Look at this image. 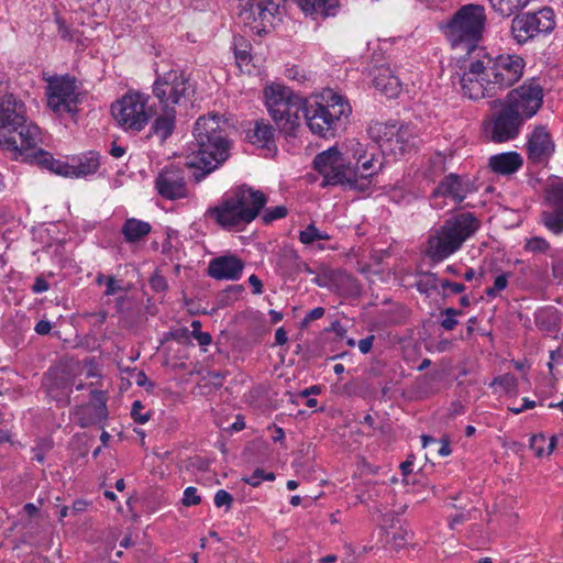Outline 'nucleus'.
<instances>
[{
  "label": "nucleus",
  "instance_id": "nucleus-1",
  "mask_svg": "<svg viewBox=\"0 0 563 563\" xmlns=\"http://www.w3.org/2000/svg\"><path fill=\"white\" fill-rule=\"evenodd\" d=\"M313 167L322 176L323 187L341 186L364 191L371 185V178L380 170L382 163L374 147L347 140L342 151L332 146L316 155Z\"/></svg>",
  "mask_w": 563,
  "mask_h": 563
},
{
  "label": "nucleus",
  "instance_id": "nucleus-2",
  "mask_svg": "<svg viewBox=\"0 0 563 563\" xmlns=\"http://www.w3.org/2000/svg\"><path fill=\"white\" fill-rule=\"evenodd\" d=\"M224 126L225 122L216 114L203 115L196 121L195 143L186 157V165L202 172L201 175L194 174L197 181L228 159L231 144Z\"/></svg>",
  "mask_w": 563,
  "mask_h": 563
},
{
  "label": "nucleus",
  "instance_id": "nucleus-3",
  "mask_svg": "<svg viewBox=\"0 0 563 563\" xmlns=\"http://www.w3.org/2000/svg\"><path fill=\"white\" fill-rule=\"evenodd\" d=\"M190 92L189 79L183 70L178 68H170L166 71L156 69L152 93L157 100V110L151 130L162 141L168 139L174 132L177 107L187 101Z\"/></svg>",
  "mask_w": 563,
  "mask_h": 563
},
{
  "label": "nucleus",
  "instance_id": "nucleus-4",
  "mask_svg": "<svg viewBox=\"0 0 563 563\" xmlns=\"http://www.w3.org/2000/svg\"><path fill=\"white\" fill-rule=\"evenodd\" d=\"M267 202L261 190L242 185L228 191L219 203L208 209L209 217L227 231H243Z\"/></svg>",
  "mask_w": 563,
  "mask_h": 563
},
{
  "label": "nucleus",
  "instance_id": "nucleus-5",
  "mask_svg": "<svg viewBox=\"0 0 563 563\" xmlns=\"http://www.w3.org/2000/svg\"><path fill=\"white\" fill-rule=\"evenodd\" d=\"M352 112L349 102L331 89H325L310 100H306L303 117L309 130L327 137L342 128Z\"/></svg>",
  "mask_w": 563,
  "mask_h": 563
},
{
  "label": "nucleus",
  "instance_id": "nucleus-6",
  "mask_svg": "<svg viewBox=\"0 0 563 563\" xmlns=\"http://www.w3.org/2000/svg\"><path fill=\"white\" fill-rule=\"evenodd\" d=\"M479 229V220L471 212H462L446 219L431 231L426 254L434 262H442L457 252L464 242Z\"/></svg>",
  "mask_w": 563,
  "mask_h": 563
},
{
  "label": "nucleus",
  "instance_id": "nucleus-7",
  "mask_svg": "<svg viewBox=\"0 0 563 563\" xmlns=\"http://www.w3.org/2000/svg\"><path fill=\"white\" fill-rule=\"evenodd\" d=\"M486 10L477 3L459 8L443 26L444 35L453 47L475 51L486 27Z\"/></svg>",
  "mask_w": 563,
  "mask_h": 563
},
{
  "label": "nucleus",
  "instance_id": "nucleus-8",
  "mask_svg": "<svg viewBox=\"0 0 563 563\" xmlns=\"http://www.w3.org/2000/svg\"><path fill=\"white\" fill-rule=\"evenodd\" d=\"M266 107L275 123L286 135H294L300 124L299 113H303V101L291 89L272 84L264 90Z\"/></svg>",
  "mask_w": 563,
  "mask_h": 563
},
{
  "label": "nucleus",
  "instance_id": "nucleus-9",
  "mask_svg": "<svg viewBox=\"0 0 563 563\" xmlns=\"http://www.w3.org/2000/svg\"><path fill=\"white\" fill-rule=\"evenodd\" d=\"M151 97L145 92L129 90L111 106L117 125L128 133H140L156 117Z\"/></svg>",
  "mask_w": 563,
  "mask_h": 563
},
{
  "label": "nucleus",
  "instance_id": "nucleus-10",
  "mask_svg": "<svg viewBox=\"0 0 563 563\" xmlns=\"http://www.w3.org/2000/svg\"><path fill=\"white\" fill-rule=\"evenodd\" d=\"M369 139L386 155L400 156L417 145L418 134L410 124L373 122L367 130Z\"/></svg>",
  "mask_w": 563,
  "mask_h": 563
},
{
  "label": "nucleus",
  "instance_id": "nucleus-11",
  "mask_svg": "<svg viewBox=\"0 0 563 563\" xmlns=\"http://www.w3.org/2000/svg\"><path fill=\"white\" fill-rule=\"evenodd\" d=\"M489 63V54L479 49L475 57L464 64L460 75L462 93L471 100H479L496 96L495 86L485 65Z\"/></svg>",
  "mask_w": 563,
  "mask_h": 563
},
{
  "label": "nucleus",
  "instance_id": "nucleus-12",
  "mask_svg": "<svg viewBox=\"0 0 563 563\" xmlns=\"http://www.w3.org/2000/svg\"><path fill=\"white\" fill-rule=\"evenodd\" d=\"M286 0H241V21L258 35L282 20Z\"/></svg>",
  "mask_w": 563,
  "mask_h": 563
},
{
  "label": "nucleus",
  "instance_id": "nucleus-13",
  "mask_svg": "<svg viewBox=\"0 0 563 563\" xmlns=\"http://www.w3.org/2000/svg\"><path fill=\"white\" fill-rule=\"evenodd\" d=\"M24 102L9 95L0 102V146L2 148H16L15 132L27 119Z\"/></svg>",
  "mask_w": 563,
  "mask_h": 563
},
{
  "label": "nucleus",
  "instance_id": "nucleus-14",
  "mask_svg": "<svg viewBox=\"0 0 563 563\" xmlns=\"http://www.w3.org/2000/svg\"><path fill=\"white\" fill-rule=\"evenodd\" d=\"M495 86L496 96L520 80L526 66L525 59L516 54L489 55V63L485 65Z\"/></svg>",
  "mask_w": 563,
  "mask_h": 563
},
{
  "label": "nucleus",
  "instance_id": "nucleus-15",
  "mask_svg": "<svg viewBox=\"0 0 563 563\" xmlns=\"http://www.w3.org/2000/svg\"><path fill=\"white\" fill-rule=\"evenodd\" d=\"M78 92L76 80L69 76L48 80L46 97L48 108L59 117L77 112Z\"/></svg>",
  "mask_w": 563,
  "mask_h": 563
},
{
  "label": "nucleus",
  "instance_id": "nucleus-16",
  "mask_svg": "<svg viewBox=\"0 0 563 563\" xmlns=\"http://www.w3.org/2000/svg\"><path fill=\"white\" fill-rule=\"evenodd\" d=\"M542 102L543 89L537 81L531 80L511 90L505 106L526 121L538 112Z\"/></svg>",
  "mask_w": 563,
  "mask_h": 563
},
{
  "label": "nucleus",
  "instance_id": "nucleus-17",
  "mask_svg": "<svg viewBox=\"0 0 563 563\" xmlns=\"http://www.w3.org/2000/svg\"><path fill=\"white\" fill-rule=\"evenodd\" d=\"M523 122L521 117L504 106L484 123V131L490 141L504 143L518 136Z\"/></svg>",
  "mask_w": 563,
  "mask_h": 563
},
{
  "label": "nucleus",
  "instance_id": "nucleus-18",
  "mask_svg": "<svg viewBox=\"0 0 563 563\" xmlns=\"http://www.w3.org/2000/svg\"><path fill=\"white\" fill-rule=\"evenodd\" d=\"M16 137V148H5L13 153V157L16 161L33 163L35 156L37 155L40 145L42 143V133L40 128L29 122L27 119L25 123H22L19 126V130L15 132Z\"/></svg>",
  "mask_w": 563,
  "mask_h": 563
},
{
  "label": "nucleus",
  "instance_id": "nucleus-19",
  "mask_svg": "<svg viewBox=\"0 0 563 563\" xmlns=\"http://www.w3.org/2000/svg\"><path fill=\"white\" fill-rule=\"evenodd\" d=\"M155 188L163 198L168 200L183 199L189 194L185 172L175 165L162 169L155 179Z\"/></svg>",
  "mask_w": 563,
  "mask_h": 563
},
{
  "label": "nucleus",
  "instance_id": "nucleus-20",
  "mask_svg": "<svg viewBox=\"0 0 563 563\" xmlns=\"http://www.w3.org/2000/svg\"><path fill=\"white\" fill-rule=\"evenodd\" d=\"M554 150L555 144L547 128H534L527 141L529 161L534 164L545 163L553 155Z\"/></svg>",
  "mask_w": 563,
  "mask_h": 563
},
{
  "label": "nucleus",
  "instance_id": "nucleus-21",
  "mask_svg": "<svg viewBox=\"0 0 563 563\" xmlns=\"http://www.w3.org/2000/svg\"><path fill=\"white\" fill-rule=\"evenodd\" d=\"M244 269V262L235 255H223L210 261L208 274L217 280H238Z\"/></svg>",
  "mask_w": 563,
  "mask_h": 563
},
{
  "label": "nucleus",
  "instance_id": "nucleus-22",
  "mask_svg": "<svg viewBox=\"0 0 563 563\" xmlns=\"http://www.w3.org/2000/svg\"><path fill=\"white\" fill-rule=\"evenodd\" d=\"M373 84L377 90L382 91L388 98H395L401 91L400 78L386 65L374 68Z\"/></svg>",
  "mask_w": 563,
  "mask_h": 563
},
{
  "label": "nucleus",
  "instance_id": "nucleus-23",
  "mask_svg": "<svg viewBox=\"0 0 563 563\" xmlns=\"http://www.w3.org/2000/svg\"><path fill=\"white\" fill-rule=\"evenodd\" d=\"M523 165L521 155L517 152H505L489 157V168L499 175H511Z\"/></svg>",
  "mask_w": 563,
  "mask_h": 563
},
{
  "label": "nucleus",
  "instance_id": "nucleus-24",
  "mask_svg": "<svg viewBox=\"0 0 563 563\" xmlns=\"http://www.w3.org/2000/svg\"><path fill=\"white\" fill-rule=\"evenodd\" d=\"M468 192V185L464 184L461 178L454 174L446 176L435 188L434 197H450L455 202L464 200Z\"/></svg>",
  "mask_w": 563,
  "mask_h": 563
},
{
  "label": "nucleus",
  "instance_id": "nucleus-25",
  "mask_svg": "<svg viewBox=\"0 0 563 563\" xmlns=\"http://www.w3.org/2000/svg\"><path fill=\"white\" fill-rule=\"evenodd\" d=\"M300 9L312 18L333 16L338 12V0H297Z\"/></svg>",
  "mask_w": 563,
  "mask_h": 563
},
{
  "label": "nucleus",
  "instance_id": "nucleus-26",
  "mask_svg": "<svg viewBox=\"0 0 563 563\" xmlns=\"http://www.w3.org/2000/svg\"><path fill=\"white\" fill-rule=\"evenodd\" d=\"M526 14L529 18L537 36L541 34H549L555 27V14L549 7H544L539 11L528 12Z\"/></svg>",
  "mask_w": 563,
  "mask_h": 563
},
{
  "label": "nucleus",
  "instance_id": "nucleus-27",
  "mask_svg": "<svg viewBox=\"0 0 563 563\" xmlns=\"http://www.w3.org/2000/svg\"><path fill=\"white\" fill-rule=\"evenodd\" d=\"M536 325L545 332L555 333L560 331L561 313L552 307H542L534 312Z\"/></svg>",
  "mask_w": 563,
  "mask_h": 563
},
{
  "label": "nucleus",
  "instance_id": "nucleus-28",
  "mask_svg": "<svg viewBox=\"0 0 563 563\" xmlns=\"http://www.w3.org/2000/svg\"><path fill=\"white\" fill-rule=\"evenodd\" d=\"M33 163L38 164L56 175L73 178V165L64 159L54 158L48 152L38 151Z\"/></svg>",
  "mask_w": 563,
  "mask_h": 563
},
{
  "label": "nucleus",
  "instance_id": "nucleus-29",
  "mask_svg": "<svg viewBox=\"0 0 563 563\" xmlns=\"http://www.w3.org/2000/svg\"><path fill=\"white\" fill-rule=\"evenodd\" d=\"M73 178H80L92 175L99 168V155L96 152H88L79 157L73 158Z\"/></svg>",
  "mask_w": 563,
  "mask_h": 563
},
{
  "label": "nucleus",
  "instance_id": "nucleus-30",
  "mask_svg": "<svg viewBox=\"0 0 563 563\" xmlns=\"http://www.w3.org/2000/svg\"><path fill=\"white\" fill-rule=\"evenodd\" d=\"M250 142L267 150H272L275 143L274 128L264 121L256 122L254 129L249 133Z\"/></svg>",
  "mask_w": 563,
  "mask_h": 563
},
{
  "label": "nucleus",
  "instance_id": "nucleus-31",
  "mask_svg": "<svg viewBox=\"0 0 563 563\" xmlns=\"http://www.w3.org/2000/svg\"><path fill=\"white\" fill-rule=\"evenodd\" d=\"M511 34L518 44H525L537 37L532 24L526 13L516 15L511 21Z\"/></svg>",
  "mask_w": 563,
  "mask_h": 563
},
{
  "label": "nucleus",
  "instance_id": "nucleus-32",
  "mask_svg": "<svg viewBox=\"0 0 563 563\" xmlns=\"http://www.w3.org/2000/svg\"><path fill=\"white\" fill-rule=\"evenodd\" d=\"M151 224L148 222L131 218L125 220L122 225V234L126 242H137L151 232Z\"/></svg>",
  "mask_w": 563,
  "mask_h": 563
},
{
  "label": "nucleus",
  "instance_id": "nucleus-33",
  "mask_svg": "<svg viewBox=\"0 0 563 563\" xmlns=\"http://www.w3.org/2000/svg\"><path fill=\"white\" fill-rule=\"evenodd\" d=\"M558 443V437L552 435L547 438L544 433L533 434L530 438V448L534 455L539 459L549 456L553 453Z\"/></svg>",
  "mask_w": 563,
  "mask_h": 563
},
{
  "label": "nucleus",
  "instance_id": "nucleus-34",
  "mask_svg": "<svg viewBox=\"0 0 563 563\" xmlns=\"http://www.w3.org/2000/svg\"><path fill=\"white\" fill-rule=\"evenodd\" d=\"M233 51L236 65L243 69L252 62L251 44L242 36H235L233 41Z\"/></svg>",
  "mask_w": 563,
  "mask_h": 563
},
{
  "label": "nucleus",
  "instance_id": "nucleus-35",
  "mask_svg": "<svg viewBox=\"0 0 563 563\" xmlns=\"http://www.w3.org/2000/svg\"><path fill=\"white\" fill-rule=\"evenodd\" d=\"M493 9L503 16H510L528 5L530 0H489Z\"/></svg>",
  "mask_w": 563,
  "mask_h": 563
},
{
  "label": "nucleus",
  "instance_id": "nucleus-36",
  "mask_svg": "<svg viewBox=\"0 0 563 563\" xmlns=\"http://www.w3.org/2000/svg\"><path fill=\"white\" fill-rule=\"evenodd\" d=\"M541 221L543 225L554 234L563 233V211H543L541 213Z\"/></svg>",
  "mask_w": 563,
  "mask_h": 563
},
{
  "label": "nucleus",
  "instance_id": "nucleus-37",
  "mask_svg": "<svg viewBox=\"0 0 563 563\" xmlns=\"http://www.w3.org/2000/svg\"><path fill=\"white\" fill-rule=\"evenodd\" d=\"M440 279L434 273L424 272L419 274L418 280H417V289L421 294H429L431 290H434L438 288V285L440 284Z\"/></svg>",
  "mask_w": 563,
  "mask_h": 563
},
{
  "label": "nucleus",
  "instance_id": "nucleus-38",
  "mask_svg": "<svg viewBox=\"0 0 563 563\" xmlns=\"http://www.w3.org/2000/svg\"><path fill=\"white\" fill-rule=\"evenodd\" d=\"M320 240H330V235L317 229L314 224H309L299 233V241L306 245Z\"/></svg>",
  "mask_w": 563,
  "mask_h": 563
},
{
  "label": "nucleus",
  "instance_id": "nucleus-39",
  "mask_svg": "<svg viewBox=\"0 0 563 563\" xmlns=\"http://www.w3.org/2000/svg\"><path fill=\"white\" fill-rule=\"evenodd\" d=\"M547 200L555 210L563 211V183L552 184L548 188Z\"/></svg>",
  "mask_w": 563,
  "mask_h": 563
},
{
  "label": "nucleus",
  "instance_id": "nucleus-40",
  "mask_svg": "<svg viewBox=\"0 0 563 563\" xmlns=\"http://www.w3.org/2000/svg\"><path fill=\"white\" fill-rule=\"evenodd\" d=\"M90 395L95 400V415L98 420L107 418V396L106 393L98 389H91Z\"/></svg>",
  "mask_w": 563,
  "mask_h": 563
},
{
  "label": "nucleus",
  "instance_id": "nucleus-41",
  "mask_svg": "<svg viewBox=\"0 0 563 563\" xmlns=\"http://www.w3.org/2000/svg\"><path fill=\"white\" fill-rule=\"evenodd\" d=\"M510 276V273H503L496 276L493 286L486 289V295L492 298L497 297L500 291L507 288Z\"/></svg>",
  "mask_w": 563,
  "mask_h": 563
},
{
  "label": "nucleus",
  "instance_id": "nucleus-42",
  "mask_svg": "<svg viewBox=\"0 0 563 563\" xmlns=\"http://www.w3.org/2000/svg\"><path fill=\"white\" fill-rule=\"evenodd\" d=\"M421 441H422L423 448H427L430 444L438 443L439 444L438 454L442 457L449 456L451 454L450 442L446 439H442L438 442L437 439H434L430 435L423 434L421 437Z\"/></svg>",
  "mask_w": 563,
  "mask_h": 563
},
{
  "label": "nucleus",
  "instance_id": "nucleus-43",
  "mask_svg": "<svg viewBox=\"0 0 563 563\" xmlns=\"http://www.w3.org/2000/svg\"><path fill=\"white\" fill-rule=\"evenodd\" d=\"M287 208L285 206H276L267 208L262 214V221L265 224L272 223L273 221L283 219L287 216Z\"/></svg>",
  "mask_w": 563,
  "mask_h": 563
},
{
  "label": "nucleus",
  "instance_id": "nucleus-44",
  "mask_svg": "<svg viewBox=\"0 0 563 563\" xmlns=\"http://www.w3.org/2000/svg\"><path fill=\"white\" fill-rule=\"evenodd\" d=\"M131 417L135 422L144 424L150 420L151 412L148 410H145L143 404L140 400H135L132 404Z\"/></svg>",
  "mask_w": 563,
  "mask_h": 563
},
{
  "label": "nucleus",
  "instance_id": "nucleus-45",
  "mask_svg": "<svg viewBox=\"0 0 563 563\" xmlns=\"http://www.w3.org/2000/svg\"><path fill=\"white\" fill-rule=\"evenodd\" d=\"M549 247L548 241L540 236L528 239L525 244V249L532 253H544Z\"/></svg>",
  "mask_w": 563,
  "mask_h": 563
},
{
  "label": "nucleus",
  "instance_id": "nucleus-46",
  "mask_svg": "<svg viewBox=\"0 0 563 563\" xmlns=\"http://www.w3.org/2000/svg\"><path fill=\"white\" fill-rule=\"evenodd\" d=\"M274 479H275L274 473H272V472L265 473L261 468L255 470L252 475L244 478V481L253 487L258 486L263 481H274Z\"/></svg>",
  "mask_w": 563,
  "mask_h": 563
},
{
  "label": "nucleus",
  "instance_id": "nucleus-47",
  "mask_svg": "<svg viewBox=\"0 0 563 563\" xmlns=\"http://www.w3.org/2000/svg\"><path fill=\"white\" fill-rule=\"evenodd\" d=\"M181 503L185 507L197 506L201 503V497L194 486H189L184 490Z\"/></svg>",
  "mask_w": 563,
  "mask_h": 563
},
{
  "label": "nucleus",
  "instance_id": "nucleus-48",
  "mask_svg": "<svg viewBox=\"0 0 563 563\" xmlns=\"http://www.w3.org/2000/svg\"><path fill=\"white\" fill-rule=\"evenodd\" d=\"M461 314V311L456 310V309H453V308H448L443 311V320L441 321V325L445 329V330H453L456 325H457V320H456V316Z\"/></svg>",
  "mask_w": 563,
  "mask_h": 563
},
{
  "label": "nucleus",
  "instance_id": "nucleus-49",
  "mask_svg": "<svg viewBox=\"0 0 563 563\" xmlns=\"http://www.w3.org/2000/svg\"><path fill=\"white\" fill-rule=\"evenodd\" d=\"M55 22L57 24L58 35L65 41H71L74 38L73 30L67 25L65 20L59 14H55Z\"/></svg>",
  "mask_w": 563,
  "mask_h": 563
},
{
  "label": "nucleus",
  "instance_id": "nucleus-50",
  "mask_svg": "<svg viewBox=\"0 0 563 563\" xmlns=\"http://www.w3.org/2000/svg\"><path fill=\"white\" fill-rule=\"evenodd\" d=\"M213 501L218 508L227 507V509H230L233 503V498L227 490L219 489L214 495Z\"/></svg>",
  "mask_w": 563,
  "mask_h": 563
},
{
  "label": "nucleus",
  "instance_id": "nucleus-51",
  "mask_svg": "<svg viewBox=\"0 0 563 563\" xmlns=\"http://www.w3.org/2000/svg\"><path fill=\"white\" fill-rule=\"evenodd\" d=\"M285 74L287 78L298 82H302L306 80L305 71L300 69L298 66L288 67Z\"/></svg>",
  "mask_w": 563,
  "mask_h": 563
},
{
  "label": "nucleus",
  "instance_id": "nucleus-52",
  "mask_svg": "<svg viewBox=\"0 0 563 563\" xmlns=\"http://www.w3.org/2000/svg\"><path fill=\"white\" fill-rule=\"evenodd\" d=\"M440 286L443 290H450L453 294H461L465 290V286L461 283H452L446 279H441Z\"/></svg>",
  "mask_w": 563,
  "mask_h": 563
},
{
  "label": "nucleus",
  "instance_id": "nucleus-53",
  "mask_svg": "<svg viewBox=\"0 0 563 563\" xmlns=\"http://www.w3.org/2000/svg\"><path fill=\"white\" fill-rule=\"evenodd\" d=\"M10 88V79L5 71L0 69V99L7 98L9 93Z\"/></svg>",
  "mask_w": 563,
  "mask_h": 563
},
{
  "label": "nucleus",
  "instance_id": "nucleus-54",
  "mask_svg": "<svg viewBox=\"0 0 563 563\" xmlns=\"http://www.w3.org/2000/svg\"><path fill=\"white\" fill-rule=\"evenodd\" d=\"M324 308L322 307H317V308H313L312 310H310L307 316L305 317L302 323L303 324H308L310 323L311 321L313 320H317V319H320L324 316Z\"/></svg>",
  "mask_w": 563,
  "mask_h": 563
},
{
  "label": "nucleus",
  "instance_id": "nucleus-55",
  "mask_svg": "<svg viewBox=\"0 0 563 563\" xmlns=\"http://www.w3.org/2000/svg\"><path fill=\"white\" fill-rule=\"evenodd\" d=\"M121 289H122V287H121L120 283L115 278L109 277L107 279L104 295L112 296V295H115Z\"/></svg>",
  "mask_w": 563,
  "mask_h": 563
},
{
  "label": "nucleus",
  "instance_id": "nucleus-56",
  "mask_svg": "<svg viewBox=\"0 0 563 563\" xmlns=\"http://www.w3.org/2000/svg\"><path fill=\"white\" fill-rule=\"evenodd\" d=\"M536 407V401L534 400H530L528 398H523L522 399V405H520V407H510L509 410L515 413V415H519L521 412H523L525 410L527 409H532Z\"/></svg>",
  "mask_w": 563,
  "mask_h": 563
},
{
  "label": "nucleus",
  "instance_id": "nucleus-57",
  "mask_svg": "<svg viewBox=\"0 0 563 563\" xmlns=\"http://www.w3.org/2000/svg\"><path fill=\"white\" fill-rule=\"evenodd\" d=\"M49 288V284L42 277H37L32 286V290L34 294H42L47 291Z\"/></svg>",
  "mask_w": 563,
  "mask_h": 563
},
{
  "label": "nucleus",
  "instance_id": "nucleus-58",
  "mask_svg": "<svg viewBox=\"0 0 563 563\" xmlns=\"http://www.w3.org/2000/svg\"><path fill=\"white\" fill-rule=\"evenodd\" d=\"M374 335H368L362 340L358 341V350L361 353L366 354L371 351L374 342Z\"/></svg>",
  "mask_w": 563,
  "mask_h": 563
},
{
  "label": "nucleus",
  "instance_id": "nucleus-59",
  "mask_svg": "<svg viewBox=\"0 0 563 563\" xmlns=\"http://www.w3.org/2000/svg\"><path fill=\"white\" fill-rule=\"evenodd\" d=\"M35 332L40 335L48 334L52 330V324L47 320H40L35 325Z\"/></svg>",
  "mask_w": 563,
  "mask_h": 563
},
{
  "label": "nucleus",
  "instance_id": "nucleus-60",
  "mask_svg": "<svg viewBox=\"0 0 563 563\" xmlns=\"http://www.w3.org/2000/svg\"><path fill=\"white\" fill-rule=\"evenodd\" d=\"M249 284L253 288V294L261 295L263 292L262 280L256 275L253 274L249 277Z\"/></svg>",
  "mask_w": 563,
  "mask_h": 563
},
{
  "label": "nucleus",
  "instance_id": "nucleus-61",
  "mask_svg": "<svg viewBox=\"0 0 563 563\" xmlns=\"http://www.w3.org/2000/svg\"><path fill=\"white\" fill-rule=\"evenodd\" d=\"M194 338L198 341L199 345L207 346L211 344L212 338L208 332H194Z\"/></svg>",
  "mask_w": 563,
  "mask_h": 563
},
{
  "label": "nucleus",
  "instance_id": "nucleus-62",
  "mask_svg": "<svg viewBox=\"0 0 563 563\" xmlns=\"http://www.w3.org/2000/svg\"><path fill=\"white\" fill-rule=\"evenodd\" d=\"M126 152V148L122 145H119L117 143L111 144L110 154L114 158H121Z\"/></svg>",
  "mask_w": 563,
  "mask_h": 563
},
{
  "label": "nucleus",
  "instance_id": "nucleus-63",
  "mask_svg": "<svg viewBox=\"0 0 563 563\" xmlns=\"http://www.w3.org/2000/svg\"><path fill=\"white\" fill-rule=\"evenodd\" d=\"M288 341L287 332L284 328H278L275 332V342L277 345H284Z\"/></svg>",
  "mask_w": 563,
  "mask_h": 563
},
{
  "label": "nucleus",
  "instance_id": "nucleus-64",
  "mask_svg": "<svg viewBox=\"0 0 563 563\" xmlns=\"http://www.w3.org/2000/svg\"><path fill=\"white\" fill-rule=\"evenodd\" d=\"M331 331L334 332L340 338H344L347 332L346 329L339 321L332 322Z\"/></svg>",
  "mask_w": 563,
  "mask_h": 563
}]
</instances>
